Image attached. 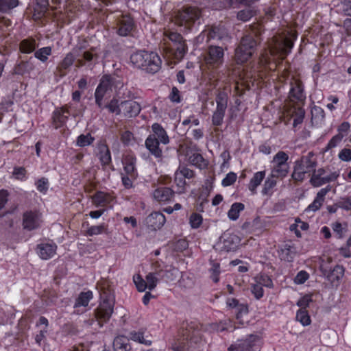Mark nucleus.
Returning <instances> with one entry per match:
<instances>
[{"label": "nucleus", "instance_id": "obj_1", "mask_svg": "<svg viewBox=\"0 0 351 351\" xmlns=\"http://www.w3.org/2000/svg\"><path fill=\"white\" fill-rule=\"evenodd\" d=\"M274 40L275 43L264 49L256 62L250 63L249 76L252 79V86H259L266 79L277 78L278 65L286 58L294 45L293 40L289 37L282 41L276 38Z\"/></svg>", "mask_w": 351, "mask_h": 351}, {"label": "nucleus", "instance_id": "obj_2", "mask_svg": "<svg viewBox=\"0 0 351 351\" xmlns=\"http://www.w3.org/2000/svg\"><path fill=\"white\" fill-rule=\"evenodd\" d=\"M249 73L250 66H246V68H238L237 69H224L216 75L214 72L210 74L209 80L211 86L216 88L221 83L223 85L222 89L219 88L216 95L217 108L226 110L229 98L228 94L231 91L230 84L232 81L245 80L252 84V79L249 76Z\"/></svg>", "mask_w": 351, "mask_h": 351}, {"label": "nucleus", "instance_id": "obj_3", "mask_svg": "<svg viewBox=\"0 0 351 351\" xmlns=\"http://www.w3.org/2000/svg\"><path fill=\"white\" fill-rule=\"evenodd\" d=\"M160 48L166 56L175 60H181L188 49L182 36L180 33L170 30L165 32Z\"/></svg>", "mask_w": 351, "mask_h": 351}, {"label": "nucleus", "instance_id": "obj_4", "mask_svg": "<svg viewBox=\"0 0 351 351\" xmlns=\"http://www.w3.org/2000/svg\"><path fill=\"white\" fill-rule=\"evenodd\" d=\"M134 68L154 74L161 68L162 61L159 55L154 51L139 50L133 53L130 58Z\"/></svg>", "mask_w": 351, "mask_h": 351}, {"label": "nucleus", "instance_id": "obj_5", "mask_svg": "<svg viewBox=\"0 0 351 351\" xmlns=\"http://www.w3.org/2000/svg\"><path fill=\"white\" fill-rule=\"evenodd\" d=\"M151 128L152 132L145 141V146L151 156L156 159H161L162 158V149L160 145L169 144L170 138L161 124L154 123L152 125Z\"/></svg>", "mask_w": 351, "mask_h": 351}, {"label": "nucleus", "instance_id": "obj_6", "mask_svg": "<svg viewBox=\"0 0 351 351\" xmlns=\"http://www.w3.org/2000/svg\"><path fill=\"white\" fill-rule=\"evenodd\" d=\"M100 302L95 310V316L99 323L107 322L113 312L114 305V294L111 287L107 283L99 286Z\"/></svg>", "mask_w": 351, "mask_h": 351}, {"label": "nucleus", "instance_id": "obj_7", "mask_svg": "<svg viewBox=\"0 0 351 351\" xmlns=\"http://www.w3.org/2000/svg\"><path fill=\"white\" fill-rule=\"evenodd\" d=\"M201 10L195 7H187L180 10L175 17V23L184 27L186 31H191L201 23Z\"/></svg>", "mask_w": 351, "mask_h": 351}, {"label": "nucleus", "instance_id": "obj_8", "mask_svg": "<svg viewBox=\"0 0 351 351\" xmlns=\"http://www.w3.org/2000/svg\"><path fill=\"white\" fill-rule=\"evenodd\" d=\"M316 167L317 162L313 158V154L309 153L295 162L291 178L295 182H302L306 177L311 176Z\"/></svg>", "mask_w": 351, "mask_h": 351}, {"label": "nucleus", "instance_id": "obj_9", "mask_svg": "<svg viewBox=\"0 0 351 351\" xmlns=\"http://www.w3.org/2000/svg\"><path fill=\"white\" fill-rule=\"evenodd\" d=\"M256 40L250 35L244 36L235 51V61L243 64L250 60L255 52Z\"/></svg>", "mask_w": 351, "mask_h": 351}, {"label": "nucleus", "instance_id": "obj_10", "mask_svg": "<svg viewBox=\"0 0 351 351\" xmlns=\"http://www.w3.org/2000/svg\"><path fill=\"white\" fill-rule=\"evenodd\" d=\"M289 159V155L286 152H278L271 160L272 166L270 173L276 176L280 180L286 178L290 169Z\"/></svg>", "mask_w": 351, "mask_h": 351}, {"label": "nucleus", "instance_id": "obj_11", "mask_svg": "<svg viewBox=\"0 0 351 351\" xmlns=\"http://www.w3.org/2000/svg\"><path fill=\"white\" fill-rule=\"evenodd\" d=\"M114 80L115 79L110 75H104L100 80L94 94L95 104L99 108L103 109V100L106 95L112 93Z\"/></svg>", "mask_w": 351, "mask_h": 351}, {"label": "nucleus", "instance_id": "obj_12", "mask_svg": "<svg viewBox=\"0 0 351 351\" xmlns=\"http://www.w3.org/2000/svg\"><path fill=\"white\" fill-rule=\"evenodd\" d=\"M223 55L224 53L222 47L213 45L208 47V53L205 58V61L208 69H212V71L209 74V78L210 77V74L214 72L216 75L217 73L221 72V71H218L217 69L223 63ZM224 69H230L224 68L223 71Z\"/></svg>", "mask_w": 351, "mask_h": 351}, {"label": "nucleus", "instance_id": "obj_13", "mask_svg": "<svg viewBox=\"0 0 351 351\" xmlns=\"http://www.w3.org/2000/svg\"><path fill=\"white\" fill-rule=\"evenodd\" d=\"M133 281L139 292H144L146 289L152 291L160 282L157 271L149 272L146 275L145 279L141 274H136L133 276Z\"/></svg>", "mask_w": 351, "mask_h": 351}, {"label": "nucleus", "instance_id": "obj_14", "mask_svg": "<svg viewBox=\"0 0 351 351\" xmlns=\"http://www.w3.org/2000/svg\"><path fill=\"white\" fill-rule=\"evenodd\" d=\"M42 213L36 209L27 210L22 215V227L26 231H34L39 229L43 223Z\"/></svg>", "mask_w": 351, "mask_h": 351}, {"label": "nucleus", "instance_id": "obj_15", "mask_svg": "<svg viewBox=\"0 0 351 351\" xmlns=\"http://www.w3.org/2000/svg\"><path fill=\"white\" fill-rule=\"evenodd\" d=\"M91 201L97 208L112 209L117 202V196L114 191H97L91 196Z\"/></svg>", "mask_w": 351, "mask_h": 351}, {"label": "nucleus", "instance_id": "obj_16", "mask_svg": "<svg viewBox=\"0 0 351 351\" xmlns=\"http://www.w3.org/2000/svg\"><path fill=\"white\" fill-rule=\"evenodd\" d=\"M326 170L324 168H319L312 171L310 178V183L314 187H319L326 183H330L337 180L339 177V171L330 172L328 175H326Z\"/></svg>", "mask_w": 351, "mask_h": 351}, {"label": "nucleus", "instance_id": "obj_17", "mask_svg": "<svg viewBox=\"0 0 351 351\" xmlns=\"http://www.w3.org/2000/svg\"><path fill=\"white\" fill-rule=\"evenodd\" d=\"M70 114V106L69 104L56 107L51 114L53 127L58 130L66 126Z\"/></svg>", "mask_w": 351, "mask_h": 351}, {"label": "nucleus", "instance_id": "obj_18", "mask_svg": "<svg viewBox=\"0 0 351 351\" xmlns=\"http://www.w3.org/2000/svg\"><path fill=\"white\" fill-rule=\"evenodd\" d=\"M298 247L292 241H288L279 245L277 254L282 261L291 263L298 254Z\"/></svg>", "mask_w": 351, "mask_h": 351}, {"label": "nucleus", "instance_id": "obj_19", "mask_svg": "<svg viewBox=\"0 0 351 351\" xmlns=\"http://www.w3.org/2000/svg\"><path fill=\"white\" fill-rule=\"evenodd\" d=\"M258 340V335L250 334L245 339H239L232 343L228 348V351H251Z\"/></svg>", "mask_w": 351, "mask_h": 351}, {"label": "nucleus", "instance_id": "obj_20", "mask_svg": "<svg viewBox=\"0 0 351 351\" xmlns=\"http://www.w3.org/2000/svg\"><path fill=\"white\" fill-rule=\"evenodd\" d=\"M136 25L134 19L128 14L122 15L117 21V33L121 36H132Z\"/></svg>", "mask_w": 351, "mask_h": 351}, {"label": "nucleus", "instance_id": "obj_21", "mask_svg": "<svg viewBox=\"0 0 351 351\" xmlns=\"http://www.w3.org/2000/svg\"><path fill=\"white\" fill-rule=\"evenodd\" d=\"M240 242L241 239L239 236L228 231L223 233L220 237L221 249L226 252L236 251L239 246Z\"/></svg>", "mask_w": 351, "mask_h": 351}, {"label": "nucleus", "instance_id": "obj_22", "mask_svg": "<svg viewBox=\"0 0 351 351\" xmlns=\"http://www.w3.org/2000/svg\"><path fill=\"white\" fill-rule=\"evenodd\" d=\"M304 110L298 106L288 107L284 112L285 121L289 122L293 119V127L295 128L303 122L304 118Z\"/></svg>", "mask_w": 351, "mask_h": 351}, {"label": "nucleus", "instance_id": "obj_23", "mask_svg": "<svg viewBox=\"0 0 351 351\" xmlns=\"http://www.w3.org/2000/svg\"><path fill=\"white\" fill-rule=\"evenodd\" d=\"M175 195V191L168 186H159L152 193L154 201L160 204H166L171 202Z\"/></svg>", "mask_w": 351, "mask_h": 351}, {"label": "nucleus", "instance_id": "obj_24", "mask_svg": "<svg viewBox=\"0 0 351 351\" xmlns=\"http://www.w3.org/2000/svg\"><path fill=\"white\" fill-rule=\"evenodd\" d=\"M289 97L292 101L302 102L305 100L304 86L300 80H295L291 82Z\"/></svg>", "mask_w": 351, "mask_h": 351}, {"label": "nucleus", "instance_id": "obj_25", "mask_svg": "<svg viewBox=\"0 0 351 351\" xmlns=\"http://www.w3.org/2000/svg\"><path fill=\"white\" fill-rule=\"evenodd\" d=\"M57 248L55 243H41L36 245V251L41 259L49 260L56 254Z\"/></svg>", "mask_w": 351, "mask_h": 351}, {"label": "nucleus", "instance_id": "obj_26", "mask_svg": "<svg viewBox=\"0 0 351 351\" xmlns=\"http://www.w3.org/2000/svg\"><path fill=\"white\" fill-rule=\"evenodd\" d=\"M121 112L125 117L133 118L138 115L141 110L140 104L133 100L121 101Z\"/></svg>", "mask_w": 351, "mask_h": 351}, {"label": "nucleus", "instance_id": "obj_27", "mask_svg": "<svg viewBox=\"0 0 351 351\" xmlns=\"http://www.w3.org/2000/svg\"><path fill=\"white\" fill-rule=\"evenodd\" d=\"M166 221L165 216L159 211H155L149 215L145 222L147 227L153 230L160 229Z\"/></svg>", "mask_w": 351, "mask_h": 351}, {"label": "nucleus", "instance_id": "obj_28", "mask_svg": "<svg viewBox=\"0 0 351 351\" xmlns=\"http://www.w3.org/2000/svg\"><path fill=\"white\" fill-rule=\"evenodd\" d=\"M98 149L97 157L103 168L105 169L109 167L112 171H114V168L112 164L111 153L108 145L102 144L99 146Z\"/></svg>", "mask_w": 351, "mask_h": 351}, {"label": "nucleus", "instance_id": "obj_29", "mask_svg": "<svg viewBox=\"0 0 351 351\" xmlns=\"http://www.w3.org/2000/svg\"><path fill=\"white\" fill-rule=\"evenodd\" d=\"M330 190L331 186L330 185L320 189L313 202L308 205L306 210L315 212L319 210L323 205L326 195Z\"/></svg>", "mask_w": 351, "mask_h": 351}, {"label": "nucleus", "instance_id": "obj_30", "mask_svg": "<svg viewBox=\"0 0 351 351\" xmlns=\"http://www.w3.org/2000/svg\"><path fill=\"white\" fill-rule=\"evenodd\" d=\"M136 158L133 155H126L123 159V170L126 175L137 178L138 171L136 167Z\"/></svg>", "mask_w": 351, "mask_h": 351}, {"label": "nucleus", "instance_id": "obj_31", "mask_svg": "<svg viewBox=\"0 0 351 351\" xmlns=\"http://www.w3.org/2000/svg\"><path fill=\"white\" fill-rule=\"evenodd\" d=\"M279 180L276 176L269 173V175L265 179L261 190V194L263 196L271 197L274 192V189L277 185V180Z\"/></svg>", "mask_w": 351, "mask_h": 351}, {"label": "nucleus", "instance_id": "obj_32", "mask_svg": "<svg viewBox=\"0 0 351 351\" xmlns=\"http://www.w3.org/2000/svg\"><path fill=\"white\" fill-rule=\"evenodd\" d=\"M265 176L266 171L265 170L259 171L254 173L247 184V188L252 195H256L257 193V188L265 179Z\"/></svg>", "mask_w": 351, "mask_h": 351}, {"label": "nucleus", "instance_id": "obj_33", "mask_svg": "<svg viewBox=\"0 0 351 351\" xmlns=\"http://www.w3.org/2000/svg\"><path fill=\"white\" fill-rule=\"evenodd\" d=\"M48 0H36L33 8V19L38 21L45 16L49 7Z\"/></svg>", "mask_w": 351, "mask_h": 351}, {"label": "nucleus", "instance_id": "obj_34", "mask_svg": "<svg viewBox=\"0 0 351 351\" xmlns=\"http://www.w3.org/2000/svg\"><path fill=\"white\" fill-rule=\"evenodd\" d=\"M145 328H140L138 331L132 330L128 332V337L127 339L131 340L134 342L143 344L147 346H150L152 344V341L146 339L144 337Z\"/></svg>", "mask_w": 351, "mask_h": 351}, {"label": "nucleus", "instance_id": "obj_35", "mask_svg": "<svg viewBox=\"0 0 351 351\" xmlns=\"http://www.w3.org/2000/svg\"><path fill=\"white\" fill-rule=\"evenodd\" d=\"M93 298L92 291H82L76 298L73 308L77 309L80 307H87L90 301Z\"/></svg>", "mask_w": 351, "mask_h": 351}, {"label": "nucleus", "instance_id": "obj_36", "mask_svg": "<svg viewBox=\"0 0 351 351\" xmlns=\"http://www.w3.org/2000/svg\"><path fill=\"white\" fill-rule=\"evenodd\" d=\"M325 120V112L323 108L319 106H315L311 109V122L316 126H321Z\"/></svg>", "mask_w": 351, "mask_h": 351}, {"label": "nucleus", "instance_id": "obj_37", "mask_svg": "<svg viewBox=\"0 0 351 351\" xmlns=\"http://www.w3.org/2000/svg\"><path fill=\"white\" fill-rule=\"evenodd\" d=\"M158 276L160 282L169 283L175 281L177 278L178 271L175 268L169 269H159L157 270Z\"/></svg>", "mask_w": 351, "mask_h": 351}, {"label": "nucleus", "instance_id": "obj_38", "mask_svg": "<svg viewBox=\"0 0 351 351\" xmlns=\"http://www.w3.org/2000/svg\"><path fill=\"white\" fill-rule=\"evenodd\" d=\"M97 58V55L92 51H86L83 53L82 58L77 60V66L82 67L86 64L88 66L93 65V61H96Z\"/></svg>", "mask_w": 351, "mask_h": 351}, {"label": "nucleus", "instance_id": "obj_39", "mask_svg": "<svg viewBox=\"0 0 351 351\" xmlns=\"http://www.w3.org/2000/svg\"><path fill=\"white\" fill-rule=\"evenodd\" d=\"M37 47L36 40L32 37L23 39L19 45L20 51L23 53H31Z\"/></svg>", "mask_w": 351, "mask_h": 351}, {"label": "nucleus", "instance_id": "obj_40", "mask_svg": "<svg viewBox=\"0 0 351 351\" xmlns=\"http://www.w3.org/2000/svg\"><path fill=\"white\" fill-rule=\"evenodd\" d=\"M189 162L200 169H205L208 166V161L201 154L194 153L189 158Z\"/></svg>", "mask_w": 351, "mask_h": 351}, {"label": "nucleus", "instance_id": "obj_41", "mask_svg": "<svg viewBox=\"0 0 351 351\" xmlns=\"http://www.w3.org/2000/svg\"><path fill=\"white\" fill-rule=\"evenodd\" d=\"M114 351H132L129 341L124 336L117 337L113 342Z\"/></svg>", "mask_w": 351, "mask_h": 351}, {"label": "nucleus", "instance_id": "obj_42", "mask_svg": "<svg viewBox=\"0 0 351 351\" xmlns=\"http://www.w3.org/2000/svg\"><path fill=\"white\" fill-rule=\"evenodd\" d=\"M106 108L109 113L114 114L116 116L121 114V105L119 99L117 97H113L106 105L104 104L103 109Z\"/></svg>", "mask_w": 351, "mask_h": 351}, {"label": "nucleus", "instance_id": "obj_43", "mask_svg": "<svg viewBox=\"0 0 351 351\" xmlns=\"http://www.w3.org/2000/svg\"><path fill=\"white\" fill-rule=\"evenodd\" d=\"M10 192L5 189H0V219L4 217L8 214L12 213L13 210H6L1 213L2 210L9 202Z\"/></svg>", "mask_w": 351, "mask_h": 351}, {"label": "nucleus", "instance_id": "obj_44", "mask_svg": "<svg viewBox=\"0 0 351 351\" xmlns=\"http://www.w3.org/2000/svg\"><path fill=\"white\" fill-rule=\"evenodd\" d=\"M245 208V206L241 202L233 203L228 212V217L230 219L235 221L239 219L240 213Z\"/></svg>", "mask_w": 351, "mask_h": 351}, {"label": "nucleus", "instance_id": "obj_45", "mask_svg": "<svg viewBox=\"0 0 351 351\" xmlns=\"http://www.w3.org/2000/svg\"><path fill=\"white\" fill-rule=\"evenodd\" d=\"M20 4L19 0H0V12L8 14Z\"/></svg>", "mask_w": 351, "mask_h": 351}, {"label": "nucleus", "instance_id": "obj_46", "mask_svg": "<svg viewBox=\"0 0 351 351\" xmlns=\"http://www.w3.org/2000/svg\"><path fill=\"white\" fill-rule=\"evenodd\" d=\"M295 320L303 326H308L312 322L308 310H298L296 311Z\"/></svg>", "mask_w": 351, "mask_h": 351}, {"label": "nucleus", "instance_id": "obj_47", "mask_svg": "<svg viewBox=\"0 0 351 351\" xmlns=\"http://www.w3.org/2000/svg\"><path fill=\"white\" fill-rule=\"evenodd\" d=\"M345 269L342 265H335L328 275V278L332 282H339L343 276Z\"/></svg>", "mask_w": 351, "mask_h": 351}, {"label": "nucleus", "instance_id": "obj_48", "mask_svg": "<svg viewBox=\"0 0 351 351\" xmlns=\"http://www.w3.org/2000/svg\"><path fill=\"white\" fill-rule=\"evenodd\" d=\"M313 293H307L302 295L296 302V305L300 308L298 310H307L310 304L313 302Z\"/></svg>", "mask_w": 351, "mask_h": 351}, {"label": "nucleus", "instance_id": "obj_49", "mask_svg": "<svg viewBox=\"0 0 351 351\" xmlns=\"http://www.w3.org/2000/svg\"><path fill=\"white\" fill-rule=\"evenodd\" d=\"M95 138L90 133L86 134H80L76 140V145L81 147L89 146L93 143Z\"/></svg>", "mask_w": 351, "mask_h": 351}, {"label": "nucleus", "instance_id": "obj_50", "mask_svg": "<svg viewBox=\"0 0 351 351\" xmlns=\"http://www.w3.org/2000/svg\"><path fill=\"white\" fill-rule=\"evenodd\" d=\"M107 226H108L105 223H101L97 226H91L86 230V235L93 237L101 234L106 232Z\"/></svg>", "mask_w": 351, "mask_h": 351}, {"label": "nucleus", "instance_id": "obj_51", "mask_svg": "<svg viewBox=\"0 0 351 351\" xmlns=\"http://www.w3.org/2000/svg\"><path fill=\"white\" fill-rule=\"evenodd\" d=\"M254 281L261 287L267 288H273L274 283L271 278L267 274H261L254 278Z\"/></svg>", "mask_w": 351, "mask_h": 351}, {"label": "nucleus", "instance_id": "obj_52", "mask_svg": "<svg viewBox=\"0 0 351 351\" xmlns=\"http://www.w3.org/2000/svg\"><path fill=\"white\" fill-rule=\"evenodd\" d=\"M52 49L51 47H44L38 49L34 53V56L43 62H45L48 60V56L51 54Z\"/></svg>", "mask_w": 351, "mask_h": 351}, {"label": "nucleus", "instance_id": "obj_53", "mask_svg": "<svg viewBox=\"0 0 351 351\" xmlns=\"http://www.w3.org/2000/svg\"><path fill=\"white\" fill-rule=\"evenodd\" d=\"M35 186L36 189L43 195L47 194L49 187V182L48 178L45 177H42L38 179L35 182Z\"/></svg>", "mask_w": 351, "mask_h": 351}, {"label": "nucleus", "instance_id": "obj_54", "mask_svg": "<svg viewBox=\"0 0 351 351\" xmlns=\"http://www.w3.org/2000/svg\"><path fill=\"white\" fill-rule=\"evenodd\" d=\"M226 110L217 108L212 117V123L215 126H220L223 123Z\"/></svg>", "mask_w": 351, "mask_h": 351}, {"label": "nucleus", "instance_id": "obj_55", "mask_svg": "<svg viewBox=\"0 0 351 351\" xmlns=\"http://www.w3.org/2000/svg\"><path fill=\"white\" fill-rule=\"evenodd\" d=\"M75 60V56L71 52L68 53L60 63L59 66L62 70H67L73 65Z\"/></svg>", "mask_w": 351, "mask_h": 351}, {"label": "nucleus", "instance_id": "obj_56", "mask_svg": "<svg viewBox=\"0 0 351 351\" xmlns=\"http://www.w3.org/2000/svg\"><path fill=\"white\" fill-rule=\"evenodd\" d=\"M174 182L178 187V193L181 194L185 192V186L186 185V178L178 175V171L175 173Z\"/></svg>", "mask_w": 351, "mask_h": 351}, {"label": "nucleus", "instance_id": "obj_57", "mask_svg": "<svg viewBox=\"0 0 351 351\" xmlns=\"http://www.w3.org/2000/svg\"><path fill=\"white\" fill-rule=\"evenodd\" d=\"M12 175L17 180L25 181L27 180V170L23 167H14Z\"/></svg>", "mask_w": 351, "mask_h": 351}, {"label": "nucleus", "instance_id": "obj_58", "mask_svg": "<svg viewBox=\"0 0 351 351\" xmlns=\"http://www.w3.org/2000/svg\"><path fill=\"white\" fill-rule=\"evenodd\" d=\"M203 217L202 215L193 213L189 217V223L193 228H198L202 223Z\"/></svg>", "mask_w": 351, "mask_h": 351}, {"label": "nucleus", "instance_id": "obj_59", "mask_svg": "<svg viewBox=\"0 0 351 351\" xmlns=\"http://www.w3.org/2000/svg\"><path fill=\"white\" fill-rule=\"evenodd\" d=\"M210 193V186H204L201 191L199 193V195L198 196V200L201 201L199 204V206L203 208V205L205 203L208 202V197L209 196Z\"/></svg>", "mask_w": 351, "mask_h": 351}, {"label": "nucleus", "instance_id": "obj_60", "mask_svg": "<svg viewBox=\"0 0 351 351\" xmlns=\"http://www.w3.org/2000/svg\"><path fill=\"white\" fill-rule=\"evenodd\" d=\"M209 271L210 273V278L215 283H217L219 281V275L221 273L219 263H213Z\"/></svg>", "mask_w": 351, "mask_h": 351}, {"label": "nucleus", "instance_id": "obj_61", "mask_svg": "<svg viewBox=\"0 0 351 351\" xmlns=\"http://www.w3.org/2000/svg\"><path fill=\"white\" fill-rule=\"evenodd\" d=\"M168 98L172 103L175 104H179L182 100L181 93L178 88L176 86L172 87Z\"/></svg>", "mask_w": 351, "mask_h": 351}, {"label": "nucleus", "instance_id": "obj_62", "mask_svg": "<svg viewBox=\"0 0 351 351\" xmlns=\"http://www.w3.org/2000/svg\"><path fill=\"white\" fill-rule=\"evenodd\" d=\"M251 292L256 300L261 299L264 295L263 287L256 282L251 285Z\"/></svg>", "mask_w": 351, "mask_h": 351}, {"label": "nucleus", "instance_id": "obj_63", "mask_svg": "<svg viewBox=\"0 0 351 351\" xmlns=\"http://www.w3.org/2000/svg\"><path fill=\"white\" fill-rule=\"evenodd\" d=\"M176 171H178V175L186 179H191L195 176V172L185 166H180Z\"/></svg>", "mask_w": 351, "mask_h": 351}, {"label": "nucleus", "instance_id": "obj_64", "mask_svg": "<svg viewBox=\"0 0 351 351\" xmlns=\"http://www.w3.org/2000/svg\"><path fill=\"white\" fill-rule=\"evenodd\" d=\"M308 278V273L304 270H301L294 278V283L296 285H302L304 284Z\"/></svg>", "mask_w": 351, "mask_h": 351}]
</instances>
